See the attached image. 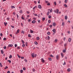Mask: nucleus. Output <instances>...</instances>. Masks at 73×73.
<instances>
[{"label":"nucleus","mask_w":73,"mask_h":73,"mask_svg":"<svg viewBox=\"0 0 73 73\" xmlns=\"http://www.w3.org/2000/svg\"><path fill=\"white\" fill-rule=\"evenodd\" d=\"M66 45H67V44L66 43H65L64 45V46H65V47L66 46Z\"/></svg>","instance_id":"58"},{"label":"nucleus","mask_w":73,"mask_h":73,"mask_svg":"<svg viewBox=\"0 0 73 73\" xmlns=\"http://www.w3.org/2000/svg\"><path fill=\"white\" fill-rule=\"evenodd\" d=\"M50 13H52V9H51V10H50Z\"/></svg>","instance_id":"56"},{"label":"nucleus","mask_w":73,"mask_h":73,"mask_svg":"<svg viewBox=\"0 0 73 73\" xmlns=\"http://www.w3.org/2000/svg\"><path fill=\"white\" fill-rule=\"evenodd\" d=\"M1 54H3V53H4V51H3V50H1Z\"/></svg>","instance_id":"12"},{"label":"nucleus","mask_w":73,"mask_h":73,"mask_svg":"<svg viewBox=\"0 0 73 73\" xmlns=\"http://www.w3.org/2000/svg\"><path fill=\"white\" fill-rule=\"evenodd\" d=\"M21 73H22L23 72V70H20Z\"/></svg>","instance_id":"36"},{"label":"nucleus","mask_w":73,"mask_h":73,"mask_svg":"<svg viewBox=\"0 0 73 73\" xmlns=\"http://www.w3.org/2000/svg\"><path fill=\"white\" fill-rule=\"evenodd\" d=\"M42 20H43V21H44V20H45V18H43L42 19Z\"/></svg>","instance_id":"44"},{"label":"nucleus","mask_w":73,"mask_h":73,"mask_svg":"<svg viewBox=\"0 0 73 73\" xmlns=\"http://www.w3.org/2000/svg\"><path fill=\"white\" fill-rule=\"evenodd\" d=\"M33 72H35V69L34 68L33 69Z\"/></svg>","instance_id":"41"},{"label":"nucleus","mask_w":73,"mask_h":73,"mask_svg":"<svg viewBox=\"0 0 73 73\" xmlns=\"http://www.w3.org/2000/svg\"><path fill=\"white\" fill-rule=\"evenodd\" d=\"M17 56H18V57L19 58H21V56H19L18 54H17Z\"/></svg>","instance_id":"34"},{"label":"nucleus","mask_w":73,"mask_h":73,"mask_svg":"<svg viewBox=\"0 0 73 73\" xmlns=\"http://www.w3.org/2000/svg\"><path fill=\"white\" fill-rule=\"evenodd\" d=\"M41 61L42 62H43V63H44L45 62V60H44V58H42L41 59Z\"/></svg>","instance_id":"4"},{"label":"nucleus","mask_w":73,"mask_h":73,"mask_svg":"<svg viewBox=\"0 0 73 73\" xmlns=\"http://www.w3.org/2000/svg\"><path fill=\"white\" fill-rule=\"evenodd\" d=\"M58 41V40L57 39H55V42H57Z\"/></svg>","instance_id":"50"},{"label":"nucleus","mask_w":73,"mask_h":73,"mask_svg":"<svg viewBox=\"0 0 73 73\" xmlns=\"http://www.w3.org/2000/svg\"><path fill=\"white\" fill-rule=\"evenodd\" d=\"M50 57H53V55L51 54V55H50Z\"/></svg>","instance_id":"42"},{"label":"nucleus","mask_w":73,"mask_h":73,"mask_svg":"<svg viewBox=\"0 0 73 73\" xmlns=\"http://www.w3.org/2000/svg\"><path fill=\"white\" fill-rule=\"evenodd\" d=\"M36 23V21L33 20L32 22L31 23L33 24H34V23Z\"/></svg>","instance_id":"7"},{"label":"nucleus","mask_w":73,"mask_h":73,"mask_svg":"<svg viewBox=\"0 0 73 73\" xmlns=\"http://www.w3.org/2000/svg\"><path fill=\"white\" fill-rule=\"evenodd\" d=\"M11 8L12 9V8H15V7L14 6H12L11 7Z\"/></svg>","instance_id":"11"},{"label":"nucleus","mask_w":73,"mask_h":73,"mask_svg":"<svg viewBox=\"0 0 73 73\" xmlns=\"http://www.w3.org/2000/svg\"><path fill=\"white\" fill-rule=\"evenodd\" d=\"M59 11V10H58V9H57L56 10V13H58V11Z\"/></svg>","instance_id":"14"},{"label":"nucleus","mask_w":73,"mask_h":73,"mask_svg":"<svg viewBox=\"0 0 73 73\" xmlns=\"http://www.w3.org/2000/svg\"><path fill=\"white\" fill-rule=\"evenodd\" d=\"M8 61L9 62V63H11V60H8Z\"/></svg>","instance_id":"46"},{"label":"nucleus","mask_w":73,"mask_h":73,"mask_svg":"<svg viewBox=\"0 0 73 73\" xmlns=\"http://www.w3.org/2000/svg\"><path fill=\"white\" fill-rule=\"evenodd\" d=\"M63 53H65V52H66V50H63Z\"/></svg>","instance_id":"22"},{"label":"nucleus","mask_w":73,"mask_h":73,"mask_svg":"<svg viewBox=\"0 0 73 73\" xmlns=\"http://www.w3.org/2000/svg\"><path fill=\"white\" fill-rule=\"evenodd\" d=\"M38 8H40V9H41V8H42V7L41 6V5H38Z\"/></svg>","instance_id":"5"},{"label":"nucleus","mask_w":73,"mask_h":73,"mask_svg":"<svg viewBox=\"0 0 73 73\" xmlns=\"http://www.w3.org/2000/svg\"><path fill=\"white\" fill-rule=\"evenodd\" d=\"M21 26H23V23H21Z\"/></svg>","instance_id":"63"},{"label":"nucleus","mask_w":73,"mask_h":73,"mask_svg":"<svg viewBox=\"0 0 73 73\" xmlns=\"http://www.w3.org/2000/svg\"><path fill=\"white\" fill-rule=\"evenodd\" d=\"M38 22L39 23H40V20H38Z\"/></svg>","instance_id":"62"},{"label":"nucleus","mask_w":73,"mask_h":73,"mask_svg":"<svg viewBox=\"0 0 73 73\" xmlns=\"http://www.w3.org/2000/svg\"><path fill=\"white\" fill-rule=\"evenodd\" d=\"M51 16H50V15L48 16V18H49V19H50L51 18Z\"/></svg>","instance_id":"51"},{"label":"nucleus","mask_w":73,"mask_h":73,"mask_svg":"<svg viewBox=\"0 0 73 73\" xmlns=\"http://www.w3.org/2000/svg\"><path fill=\"white\" fill-rule=\"evenodd\" d=\"M19 12H20V13H23V11L20 10Z\"/></svg>","instance_id":"30"},{"label":"nucleus","mask_w":73,"mask_h":73,"mask_svg":"<svg viewBox=\"0 0 73 73\" xmlns=\"http://www.w3.org/2000/svg\"><path fill=\"white\" fill-rule=\"evenodd\" d=\"M27 14H29V11H27Z\"/></svg>","instance_id":"55"},{"label":"nucleus","mask_w":73,"mask_h":73,"mask_svg":"<svg viewBox=\"0 0 73 73\" xmlns=\"http://www.w3.org/2000/svg\"><path fill=\"white\" fill-rule=\"evenodd\" d=\"M35 45H37L38 44V43H37V42H35Z\"/></svg>","instance_id":"26"},{"label":"nucleus","mask_w":73,"mask_h":73,"mask_svg":"<svg viewBox=\"0 0 73 73\" xmlns=\"http://www.w3.org/2000/svg\"><path fill=\"white\" fill-rule=\"evenodd\" d=\"M45 3H48V1H45Z\"/></svg>","instance_id":"61"},{"label":"nucleus","mask_w":73,"mask_h":73,"mask_svg":"<svg viewBox=\"0 0 73 73\" xmlns=\"http://www.w3.org/2000/svg\"><path fill=\"white\" fill-rule=\"evenodd\" d=\"M21 19H22V20H24V19H25L24 18H23V17H21Z\"/></svg>","instance_id":"53"},{"label":"nucleus","mask_w":73,"mask_h":73,"mask_svg":"<svg viewBox=\"0 0 73 73\" xmlns=\"http://www.w3.org/2000/svg\"><path fill=\"white\" fill-rule=\"evenodd\" d=\"M4 24L5 25V26H7V23H5V22H4Z\"/></svg>","instance_id":"18"},{"label":"nucleus","mask_w":73,"mask_h":73,"mask_svg":"<svg viewBox=\"0 0 73 73\" xmlns=\"http://www.w3.org/2000/svg\"><path fill=\"white\" fill-rule=\"evenodd\" d=\"M24 61H25V62H27L28 61L27 60H26V59H25L24 60Z\"/></svg>","instance_id":"20"},{"label":"nucleus","mask_w":73,"mask_h":73,"mask_svg":"<svg viewBox=\"0 0 73 73\" xmlns=\"http://www.w3.org/2000/svg\"><path fill=\"white\" fill-rule=\"evenodd\" d=\"M48 59L50 61H52V58H48Z\"/></svg>","instance_id":"25"},{"label":"nucleus","mask_w":73,"mask_h":73,"mask_svg":"<svg viewBox=\"0 0 73 73\" xmlns=\"http://www.w3.org/2000/svg\"><path fill=\"white\" fill-rule=\"evenodd\" d=\"M28 22H30V21H31V19H29L28 20Z\"/></svg>","instance_id":"54"},{"label":"nucleus","mask_w":73,"mask_h":73,"mask_svg":"<svg viewBox=\"0 0 73 73\" xmlns=\"http://www.w3.org/2000/svg\"><path fill=\"white\" fill-rule=\"evenodd\" d=\"M23 70H26V69L25 68H24V67L23 68Z\"/></svg>","instance_id":"48"},{"label":"nucleus","mask_w":73,"mask_h":73,"mask_svg":"<svg viewBox=\"0 0 73 73\" xmlns=\"http://www.w3.org/2000/svg\"><path fill=\"white\" fill-rule=\"evenodd\" d=\"M36 8H37L36 6H35V7H33V10L35 9Z\"/></svg>","instance_id":"32"},{"label":"nucleus","mask_w":73,"mask_h":73,"mask_svg":"<svg viewBox=\"0 0 73 73\" xmlns=\"http://www.w3.org/2000/svg\"><path fill=\"white\" fill-rule=\"evenodd\" d=\"M3 48L4 49H6V48H7V46H5L3 47Z\"/></svg>","instance_id":"38"},{"label":"nucleus","mask_w":73,"mask_h":73,"mask_svg":"<svg viewBox=\"0 0 73 73\" xmlns=\"http://www.w3.org/2000/svg\"><path fill=\"white\" fill-rule=\"evenodd\" d=\"M56 59L57 60H58V59H59V56L57 55V56H56Z\"/></svg>","instance_id":"6"},{"label":"nucleus","mask_w":73,"mask_h":73,"mask_svg":"<svg viewBox=\"0 0 73 73\" xmlns=\"http://www.w3.org/2000/svg\"><path fill=\"white\" fill-rule=\"evenodd\" d=\"M50 22H51V21L50 20H48V23H50Z\"/></svg>","instance_id":"39"},{"label":"nucleus","mask_w":73,"mask_h":73,"mask_svg":"<svg viewBox=\"0 0 73 73\" xmlns=\"http://www.w3.org/2000/svg\"><path fill=\"white\" fill-rule=\"evenodd\" d=\"M52 25L53 26H55V23H54L52 24Z\"/></svg>","instance_id":"43"},{"label":"nucleus","mask_w":73,"mask_h":73,"mask_svg":"<svg viewBox=\"0 0 73 73\" xmlns=\"http://www.w3.org/2000/svg\"><path fill=\"white\" fill-rule=\"evenodd\" d=\"M49 27H50V28H52V25H50L49 26Z\"/></svg>","instance_id":"60"},{"label":"nucleus","mask_w":73,"mask_h":73,"mask_svg":"<svg viewBox=\"0 0 73 73\" xmlns=\"http://www.w3.org/2000/svg\"><path fill=\"white\" fill-rule=\"evenodd\" d=\"M67 70H68V72H70V70H71L70 69V68H68L67 69Z\"/></svg>","instance_id":"17"},{"label":"nucleus","mask_w":73,"mask_h":73,"mask_svg":"<svg viewBox=\"0 0 73 73\" xmlns=\"http://www.w3.org/2000/svg\"><path fill=\"white\" fill-rule=\"evenodd\" d=\"M65 2L66 3H67V2H68V0H65Z\"/></svg>","instance_id":"45"},{"label":"nucleus","mask_w":73,"mask_h":73,"mask_svg":"<svg viewBox=\"0 0 73 73\" xmlns=\"http://www.w3.org/2000/svg\"><path fill=\"white\" fill-rule=\"evenodd\" d=\"M71 38H69L68 39L69 42H71Z\"/></svg>","instance_id":"9"},{"label":"nucleus","mask_w":73,"mask_h":73,"mask_svg":"<svg viewBox=\"0 0 73 73\" xmlns=\"http://www.w3.org/2000/svg\"><path fill=\"white\" fill-rule=\"evenodd\" d=\"M28 36L29 37H31V35L29 34L28 35Z\"/></svg>","instance_id":"29"},{"label":"nucleus","mask_w":73,"mask_h":73,"mask_svg":"<svg viewBox=\"0 0 73 73\" xmlns=\"http://www.w3.org/2000/svg\"><path fill=\"white\" fill-rule=\"evenodd\" d=\"M34 54H35L34 53L31 54V57L33 58H35V56L34 55Z\"/></svg>","instance_id":"1"},{"label":"nucleus","mask_w":73,"mask_h":73,"mask_svg":"<svg viewBox=\"0 0 73 73\" xmlns=\"http://www.w3.org/2000/svg\"><path fill=\"white\" fill-rule=\"evenodd\" d=\"M66 64V62H65L64 61V63L63 64V65H65Z\"/></svg>","instance_id":"49"},{"label":"nucleus","mask_w":73,"mask_h":73,"mask_svg":"<svg viewBox=\"0 0 73 73\" xmlns=\"http://www.w3.org/2000/svg\"><path fill=\"white\" fill-rule=\"evenodd\" d=\"M25 44H23L22 45L23 47H25Z\"/></svg>","instance_id":"37"},{"label":"nucleus","mask_w":73,"mask_h":73,"mask_svg":"<svg viewBox=\"0 0 73 73\" xmlns=\"http://www.w3.org/2000/svg\"><path fill=\"white\" fill-rule=\"evenodd\" d=\"M7 73H10V71H8Z\"/></svg>","instance_id":"64"},{"label":"nucleus","mask_w":73,"mask_h":73,"mask_svg":"<svg viewBox=\"0 0 73 73\" xmlns=\"http://www.w3.org/2000/svg\"><path fill=\"white\" fill-rule=\"evenodd\" d=\"M17 33H19V32H20V30H19V29H18L17 31Z\"/></svg>","instance_id":"15"},{"label":"nucleus","mask_w":73,"mask_h":73,"mask_svg":"<svg viewBox=\"0 0 73 73\" xmlns=\"http://www.w3.org/2000/svg\"><path fill=\"white\" fill-rule=\"evenodd\" d=\"M36 39H37V40H39V39H40V38H39V37H37L36 38Z\"/></svg>","instance_id":"33"},{"label":"nucleus","mask_w":73,"mask_h":73,"mask_svg":"<svg viewBox=\"0 0 73 73\" xmlns=\"http://www.w3.org/2000/svg\"><path fill=\"white\" fill-rule=\"evenodd\" d=\"M61 54L62 57H64V54H63V53H61Z\"/></svg>","instance_id":"8"},{"label":"nucleus","mask_w":73,"mask_h":73,"mask_svg":"<svg viewBox=\"0 0 73 73\" xmlns=\"http://www.w3.org/2000/svg\"><path fill=\"white\" fill-rule=\"evenodd\" d=\"M11 27H12V28H14V26H11Z\"/></svg>","instance_id":"59"},{"label":"nucleus","mask_w":73,"mask_h":73,"mask_svg":"<svg viewBox=\"0 0 73 73\" xmlns=\"http://www.w3.org/2000/svg\"><path fill=\"white\" fill-rule=\"evenodd\" d=\"M7 40V38H3V40L4 41L5 40Z\"/></svg>","instance_id":"52"},{"label":"nucleus","mask_w":73,"mask_h":73,"mask_svg":"<svg viewBox=\"0 0 73 73\" xmlns=\"http://www.w3.org/2000/svg\"><path fill=\"white\" fill-rule=\"evenodd\" d=\"M21 41L22 42V44H24V43H25L24 41H23V40H21Z\"/></svg>","instance_id":"24"},{"label":"nucleus","mask_w":73,"mask_h":73,"mask_svg":"<svg viewBox=\"0 0 73 73\" xmlns=\"http://www.w3.org/2000/svg\"><path fill=\"white\" fill-rule=\"evenodd\" d=\"M25 33V32H24V31H22V32H21V33H23V34H24Z\"/></svg>","instance_id":"40"},{"label":"nucleus","mask_w":73,"mask_h":73,"mask_svg":"<svg viewBox=\"0 0 73 73\" xmlns=\"http://www.w3.org/2000/svg\"><path fill=\"white\" fill-rule=\"evenodd\" d=\"M17 46V44H15V48H16Z\"/></svg>","instance_id":"35"},{"label":"nucleus","mask_w":73,"mask_h":73,"mask_svg":"<svg viewBox=\"0 0 73 73\" xmlns=\"http://www.w3.org/2000/svg\"><path fill=\"white\" fill-rule=\"evenodd\" d=\"M0 66L1 67H3V65H2V64H1V63L0 62Z\"/></svg>","instance_id":"31"},{"label":"nucleus","mask_w":73,"mask_h":73,"mask_svg":"<svg viewBox=\"0 0 73 73\" xmlns=\"http://www.w3.org/2000/svg\"><path fill=\"white\" fill-rule=\"evenodd\" d=\"M40 14H39L38 15V17H40Z\"/></svg>","instance_id":"47"},{"label":"nucleus","mask_w":73,"mask_h":73,"mask_svg":"<svg viewBox=\"0 0 73 73\" xmlns=\"http://www.w3.org/2000/svg\"><path fill=\"white\" fill-rule=\"evenodd\" d=\"M47 35H50V32H48L47 33Z\"/></svg>","instance_id":"23"},{"label":"nucleus","mask_w":73,"mask_h":73,"mask_svg":"<svg viewBox=\"0 0 73 73\" xmlns=\"http://www.w3.org/2000/svg\"><path fill=\"white\" fill-rule=\"evenodd\" d=\"M62 26H64V25H65V23L62 22Z\"/></svg>","instance_id":"10"},{"label":"nucleus","mask_w":73,"mask_h":73,"mask_svg":"<svg viewBox=\"0 0 73 73\" xmlns=\"http://www.w3.org/2000/svg\"><path fill=\"white\" fill-rule=\"evenodd\" d=\"M12 58V56L11 55H10L9 56V58Z\"/></svg>","instance_id":"16"},{"label":"nucleus","mask_w":73,"mask_h":73,"mask_svg":"<svg viewBox=\"0 0 73 73\" xmlns=\"http://www.w3.org/2000/svg\"><path fill=\"white\" fill-rule=\"evenodd\" d=\"M52 31H53V33H52V35H55V29H54L52 30Z\"/></svg>","instance_id":"2"},{"label":"nucleus","mask_w":73,"mask_h":73,"mask_svg":"<svg viewBox=\"0 0 73 73\" xmlns=\"http://www.w3.org/2000/svg\"><path fill=\"white\" fill-rule=\"evenodd\" d=\"M17 49H20V46H19L18 47H17Z\"/></svg>","instance_id":"57"},{"label":"nucleus","mask_w":73,"mask_h":73,"mask_svg":"<svg viewBox=\"0 0 73 73\" xmlns=\"http://www.w3.org/2000/svg\"><path fill=\"white\" fill-rule=\"evenodd\" d=\"M13 46V44H9L8 45V47H12V46Z\"/></svg>","instance_id":"3"},{"label":"nucleus","mask_w":73,"mask_h":73,"mask_svg":"<svg viewBox=\"0 0 73 73\" xmlns=\"http://www.w3.org/2000/svg\"><path fill=\"white\" fill-rule=\"evenodd\" d=\"M64 6L65 7H68V6L66 5V4H64Z\"/></svg>","instance_id":"27"},{"label":"nucleus","mask_w":73,"mask_h":73,"mask_svg":"<svg viewBox=\"0 0 73 73\" xmlns=\"http://www.w3.org/2000/svg\"><path fill=\"white\" fill-rule=\"evenodd\" d=\"M65 19L66 20H67L68 19V17H67V16H65Z\"/></svg>","instance_id":"19"},{"label":"nucleus","mask_w":73,"mask_h":73,"mask_svg":"<svg viewBox=\"0 0 73 73\" xmlns=\"http://www.w3.org/2000/svg\"><path fill=\"white\" fill-rule=\"evenodd\" d=\"M8 67L7 66H6L5 68H4L5 69H8Z\"/></svg>","instance_id":"28"},{"label":"nucleus","mask_w":73,"mask_h":73,"mask_svg":"<svg viewBox=\"0 0 73 73\" xmlns=\"http://www.w3.org/2000/svg\"><path fill=\"white\" fill-rule=\"evenodd\" d=\"M30 32L31 33H33V31L32 30H31V31Z\"/></svg>","instance_id":"21"},{"label":"nucleus","mask_w":73,"mask_h":73,"mask_svg":"<svg viewBox=\"0 0 73 73\" xmlns=\"http://www.w3.org/2000/svg\"><path fill=\"white\" fill-rule=\"evenodd\" d=\"M49 13H50V12H49V11H48V12L47 13V16H48Z\"/></svg>","instance_id":"13"}]
</instances>
